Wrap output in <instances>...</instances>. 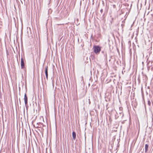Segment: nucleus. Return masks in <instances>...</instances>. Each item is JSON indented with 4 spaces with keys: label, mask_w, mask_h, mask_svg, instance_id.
<instances>
[{
    "label": "nucleus",
    "mask_w": 153,
    "mask_h": 153,
    "mask_svg": "<svg viewBox=\"0 0 153 153\" xmlns=\"http://www.w3.org/2000/svg\"><path fill=\"white\" fill-rule=\"evenodd\" d=\"M72 136L73 137V139L74 140H75L76 138V133L73 131L72 132Z\"/></svg>",
    "instance_id": "nucleus-4"
},
{
    "label": "nucleus",
    "mask_w": 153,
    "mask_h": 153,
    "mask_svg": "<svg viewBox=\"0 0 153 153\" xmlns=\"http://www.w3.org/2000/svg\"><path fill=\"white\" fill-rule=\"evenodd\" d=\"M37 124L38 125H39L40 126V127H41V125H42V126H44V125L41 122H39V123H37ZM37 127H39V126H37Z\"/></svg>",
    "instance_id": "nucleus-6"
},
{
    "label": "nucleus",
    "mask_w": 153,
    "mask_h": 153,
    "mask_svg": "<svg viewBox=\"0 0 153 153\" xmlns=\"http://www.w3.org/2000/svg\"><path fill=\"white\" fill-rule=\"evenodd\" d=\"M45 75H46V78L48 80V73L46 74Z\"/></svg>",
    "instance_id": "nucleus-9"
},
{
    "label": "nucleus",
    "mask_w": 153,
    "mask_h": 153,
    "mask_svg": "<svg viewBox=\"0 0 153 153\" xmlns=\"http://www.w3.org/2000/svg\"><path fill=\"white\" fill-rule=\"evenodd\" d=\"M123 114H122V115H123Z\"/></svg>",
    "instance_id": "nucleus-13"
},
{
    "label": "nucleus",
    "mask_w": 153,
    "mask_h": 153,
    "mask_svg": "<svg viewBox=\"0 0 153 153\" xmlns=\"http://www.w3.org/2000/svg\"><path fill=\"white\" fill-rule=\"evenodd\" d=\"M149 146L147 144H146L145 145V152H146L148 150Z\"/></svg>",
    "instance_id": "nucleus-5"
},
{
    "label": "nucleus",
    "mask_w": 153,
    "mask_h": 153,
    "mask_svg": "<svg viewBox=\"0 0 153 153\" xmlns=\"http://www.w3.org/2000/svg\"><path fill=\"white\" fill-rule=\"evenodd\" d=\"M100 12L101 13H102L103 12V9H101V10H100Z\"/></svg>",
    "instance_id": "nucleus-11"
},
{
    "label": "nucleus",
    "mask_w": 153,
    "mask_h": 153,
    "mask_svg": "<svg viewBox=\"0 0 153 153\" xmlns=\"http://www.w3.org/2000/svg\"><path fill=\"white\" fill-rule=\"evenodd\" d=\"M93 48H94V52L96 54L99 53L101 51V48L98 46L94 45L93 47Z\"/></svg>",
    "instance_id": "nucleus-1"
},
{
    "label": "nucleus",
    "mask_w": 153,
    "mask_h": 153,
    "mask_svg": "<svg viewBox=\"0 0 153 153\" xmlns=\"http://www.w3.org/2000/svg\"><path fill=\"white\" fill-rule=\"evenodd\" d=\"M148 104L149 105H150L151 104V102L149 100H148Z\"/></svg>",
    "instance_id": "nucleus-8"
},
{
    "label": "nucleus",
    "mask_w": 153,
    "mask_h": 153,
    "mask_svg": "<svg viewBox=\"0 0 153 153\" xmlns=\"http://www.w3.org/2000/svg\"><path fill=\"white\" fill-rule=\"evenodd\" d=\"M88 100H89V104H90V99H89Z\"/></svg>",
    "instance_id": "nucleus-12"
},
{
    "label": "nucleus",
    "mask_w": 153,
    "mask_h": 153,
    "mask_svg": "<svg viewBox=\"0 0 153 153\" xmlns=\"http://www.w3.org/2000/svg\"><path fill=\"white\" fill-rule=\"evenodd\" d=\"M118 117V116L116 115H115V118L116 119H117Z\"/></svg>",
    "instance_id": "nucleus-10"
},
{
    "label": "nucleus",
    "mask_w": 153,
    "mask_h": 153,
    "mask_svg": "<svg viewBox=\"0 0 153 153\" xmlns=\"http://www.w3.org/2000/svg\"><path fill=\"white\" fill-rule=\"evenodd\" d=\"M24 101L25 104L26 105L27 103V97L26 94H25L24 96Z\"/></svg>",
    "instance_id": "nucleus-3"
},
{
    "label": "nucleus",
    "mask_w": 153,
    "mask_h": 153,
    "mask_svg": "<svg viewBox=\"0 0 153 153\" xmlns=\"http://www.w3.org/2000/svg\"><path fill=\"white\" fill-rule=\"evenodd\" d=\"M42 119H43V118H42Z\"/></svg>",
    "instance_id": "nucleus-14"
},
{
    "label": "nucleus",
    "mask_w": 153,
    "mask_h": 153,
    "mask_svg": "<svg viewBox=\"0 0 153 153\" xmlns=\"http://www.w3.org/2000/svg\"><path fill=\"white\" fill-rule=\"evenodd\" d=\"M21 67L22 69L25 68L24 59L22 57L21 59Z\"/></svg>",
    "instance_id": "nucleus-2"
},
{
    "label": "nucleus",
    "mask_w": 153,
    "mask_h": 153,
    "mask_svg": "<svg viewBox=\"0 0 153 153\" xmlns=\"http://www.w3.org/2000/svg\"><path fill=\"white\" fill-rule=\"evenodd\" d=\"M48 73V67L47 66L46 67L45 70V74Z\"/></svg>",
    "instance_id": "nucleus-7"
},
{
    "label": "nucleus",
    "mask_w": 153,
    "mask_h": 153,
    "mask_svg": "<svg viewBox=\"0 0 153 153\" xmlns=\"http://www.w3.org/2000/svg\"><path fill=\"white\" fill-rule=\"evenodd\" d=\"M86 153H87V152H86Z\"/></svg>",
    "instance_id": "nucleus-15"
}]
</instances>
